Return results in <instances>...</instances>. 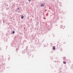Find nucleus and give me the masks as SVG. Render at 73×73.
<instances>
[{
  "label": "nucleus",
  "instance_id": "obj_3",
  "mask_svg": "<svg viewBox=\"0 0 73 73\" xmlns=\"http://www.w3.org/2000/svg\"><path fill=\"white\" fill-rule=\"evenodd\" d=\"M21 17V19H23L24 18V16H23V15H22Z\"/></svg>",
  "mask_w": 73,
  "mask_h": 73
},
{
  "label": "nucleus",
  "instance_id": "obj_6",
  "mask_svg": "<svg viewBox=\"0 0 73 73\" xmlns=\"http://www.w3.org/2000/svg\"><path fill=\"white\" fill-rule=\"evenodd\" d=\"M29 1H31V0H28Z\"/></svg>",
  "mask_w": 73,
  "mask_h": 73
},
{
  "label": "nucleus",
  "instance_id": "obj_4",
  "mask_svg": "<svg viewBox=\"0 0 73 73\" xmlns=\"http://www.w3.org/2000/svg\"><path fill=\"white\" fill-rule=\"evenodd\" d=\"M63 62V63H64V64H66V62L65 61H64V62Z\"/></svg>",
  "mask_w": 73,
  "mask_h": 73
},
{
  "label": "nucleus",
  "instance_id": "obj_1",
  "mask_svg": "<svg viewBox=\"0 0 73 73\" xmlns=\"http://www.w3.org/2000/svg\"><path fill=\"white\" fill-rule=\"evenodd\" d=\"M56 49V48H55V46H54L53 47V50H55Z\"/></svg>",
  "mask_w": 73,
  "mask_h": 73
},
{
  "label": "nucleus",
  "instance_id": "obj_2",
  "mask_svg": "<svg viewBox=\"0 0 73 73\" xmlns=\"http://www.w3.org/2000/svg\"><path fill=\"white\" fill-rule=\"evenodd\" d=\"M44 4H42L40 5V7H44Z\"/></svg>",
  "mask_w": 73,
  "mask_h": 73
},
{
  "label": "nucleus",
  "instance_id": "obj_7",
  "mask_svg": "<svg viewBox=\"0 0 73 73\" xmlns=\"http://www.w3.org/2000/svg\"><path fill=\"white\" fill-rule=\"evenodd\" d=\"M19 8H17V9H18V10H19Z\"/></svg>",
  "mask_w": 73,
  "mask_h": 73
},
{
  "label": "nucleus",
  "instance_id": "obj_5",
  "mask_svg": "<svg viewBox=\"0 0 73 73\" xmlns=\"http://www.w3.org/2000/svg\"><path fill=\"white\" fill-rule=\"evenodd\" d=\"M12 33H13V34H14V33H15V31H13Z\"/></svg>",
  "mask_w": 73,
  "mask_h": 73
}]
</instances>
